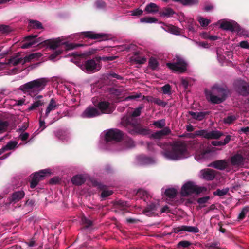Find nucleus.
<instances>
[{"instance_id":"obj_1","label":"nucleus","mask_w":249,"mask_h":249,"mask_svg":"<svg viewBox=\"0 0 249 249\" xmlns=\"http://www.w3.org/2000/svg\"><path fill=\"white\" fill-rule=\"evenodd\" d=\"M162 155L166 158L178 160L187 157L188 152L186 143L183 141H176L171 145L170 149L162 152Z\"/></svg>"},{"instance_id":"obj_2","label":"nucleus","mask_w":249,"mask_h":249,"mask_svg":"<svg viewBox=\"0 0 249 249\" xmlns=\"http://www.w3.org/2000/svg\"><path fill=\"white\" fill-rule=\"evenodd\" d=\"M228 93L229 90L226 86L216 84L212 87L207 96H209V100L212 103L220 104L226 100Z\"/></svg>"},{"instance_id":"obj_3","label":"nucleus","mask_w":249,"mask_h":249,"mask_svg":"<svg viewBox=\"0 0 249 249\" xmlns=\"http://www.w3.org/2000/svg\"><path fill=\"white\" fill-rule=\"evenodd\" d=\"M48 80L42 78L29 82L20 87V89L25 93L35 95L44 89Z\"/></svg>"},{"instance_id":"obj_4","label":"nucleus","mask_w":249,"mask_h":249,"mask_svg":"<svg viewBox=\"0 0 249 249\" xmlns=\"http://www.w3.org/2000/svg\"><path fill=\"white\" fill-rule=\"evenodd\" d=\"M131 117H124L121 121L123 125L126 127L128 132L132 135H146L149 134L150 129L143 127L141 124L131 123Z\"/></svg>"},{"instance_id":"obj_5","label":"nucleus","mask_w":249,"mask_h":249,"mask_svg":"<svg viewBox=\"0 0 249 249\" xmlns=\"http://www.w3.org/2000/svg\"><path fill=\"white\" fill-rule=\"evenodd\" d=\"M173 61L166 64L167 67L170 70L179 73H183L187 71L188 64L184 58L176 56Z\"/></svg>"},{"instance_id":"obj_6","label":"nucleus","mask_w":249,"mask_h":249,"mask_svg":"<svg viewBox=\"0 0 249 249\" xmlns=\"http://www.w3.org/2000/svg\"><path fill=\"white\" fill-rule=\"evenodd\" d=\"M101 57H95L93 59L86 60L82 64L78 66L83 71H86L88 72H94L98 71L101 69L100 61Z\"/></svg>"},{"instance_id":"obj_7","label":"nucleus","mask_w":249,"mask_h":249,"mask_svg":"<svg viewBox=\"0 0 249 249\" xmlns=\"http://www.w3.org/2000/svg\"><path fill=\"white\" fill-rule=\"evenodd\" d=\"M206 191V188L205 187H198L192 182H188L182 186L181 193L182 196H186L193 193L199 194Z\"/></svg>"},{"instance_id":"obj_8","label":"nucleus","mask_w":249,"mask_h":249,"mask_svg":"<svg viewBox=\"0 0 249 249\" xmlns=\"http://www.w3.org/2000/svg\"><path fill=\"white\" fill-rule=\"evenodd\" d=\"M124 136L123 132L118 129H110L108 130L105 136L107 142H118L122 140Z\"/></svg>"},{"instance_id":"obj_9","label":"nucleus","mask_w":249,"mask_h":249,"mask_svg":"<svg viewBox=\"0 0 249 249\" xmlns=\"http://www.w3.org/2000/svg\"><path fill=\"white\" fill-rule=\"evenodd\" d=\"M196 135L202 136L207 139H218L220 137L224 136L222 132L217 130L211 131H208L207 130H200L196 131Z\"/></svg>"},{"instance_id":"obj_10","label":"nucleus","mask_w":249,"mask_h":249,"mask_svg":"<svg viewBox=\"0 0 249 249\" xmlns=\"http://www.w3.org/2000/svg\"><path fill=\"white\" fill-rule=\"evenodd\" d=\"M236 91L240 95L246 97L249 96V83L245 81H238L235 84Z\"/></svg>"},{"instance_id":"obj_11","label":"nucleus","mask_w":249,"mask_h":249,"mask_svg":"<svg viewBox=\"0 0 249 249\" xmlns=\"http://www.w3.org/2000/svg\"><path fill=\"white\" fill-rule=\"evenodd\" d=\"M220 27L225 30L230 31L231 32H240L241 28L239 25L236 22L228 21L225 20H223L220 25Z\"/></svg>"},{"instance_id":"obj_12","label":"nucleus","mask_w":249,"mask_h":249,"mask_svg":"<svg viewBox=\"0 0 249 249\" xmlns=\"http://www.w3.org/2000/svg\"><path fill=\"white\" fill-rule=\"evenodd\" d=\"M47 174H49V172L47 169L42 170L38 172L35 173L30 182V187L32 189L35 188L38 183L43 180L44 177Z\"/></svg>"},{"instance_id":"obj_13","label":"nucleus","mask_w":249,"mask_h":249,"mask_svg":"<svg viewBox=\"0 0 249 249\" xmlns=\"http://www.w3.org/2000/svg\"><path fill=\"white\" fill-rule=\"evenodd\" d=\"M81 34L86 38L92 39H98L100 41L107 40L109 37L107 34L105 33H96L92 31L83 32Z\"/></svg>"},{"instance_id":"obj_14","label":"nucleus","mask_w":249,"mask_h":249,"mask_svg":"<svg viewBox=\"0 0 249 249\" xmlns=\"http://www.w3.org/2000/svg\"><path fill=\"white\" fill-rule=\"evenodd\" d=\"M25 196V193L23 191H18L14 192L12 193L11 196L8 198L7 202L5 203L6 206H9L11 204H15L21 199Z\"/></svg>"},{"instance_id":"obj_15","label":"nucleus","mask_w":249,"mask_h":249,"mask_svg":"<svg viewBox=\"0 0 249 249\" xmlns=\"http://www.w3.org/2000/svg\"><path fill=\"white\" fill-rule=\"evenodd\" d=\"M101 114L97 108L92 106H89L83 111L81 116L84 118H91L98 116Z\"/></svg>"},{"instance_id":"obj_16","label":"nucleus","mask_w":249,"mask_h":249,"mask_svg":"<svg viewBox=\"0 0 249 249\" xmlns=\"http://www.w3.org/2000/svg\"><path fill=\"white\" fill-rule=\"evenodd\" d=\"M201 178L207 181L213 180L215 177L216 172L210 168H206L200 171Z\"/></svg>"},{"instance_id":"obj_17","label":"nucleus","mask_w":249,"mask_h":249,"mask_svg":"<svg viewBox=\"0 0 249 249\" xmlns=\"http://www.w3.org/2000/svg\"><path fill=\"white\" fill-rule=\"evenodd\" d=\"M44 45L49 47L51 49L55 50L63 44L59 38L53 39H47L43 41Z\"/></svg>"},{"instance_id":"obj_18","label":"nucleus","mask_w":249,"mask_h":249,"mask_svg":"<svg viewBox=\"0 0 249 249\" xmlns=\"http://www.w3.org/2000/svg\"><path fill=\"white\" fill-rule=\"evenodd\" d=\"M228 165L225 160H220L212 162L209 164V167H212L215 169L223 170L227 168Z\"/></svg>"},{"instance_id":"obj_19","label":"nucleus","mask_w":249,"mask_h":249,"mask_svg":"<svg viewBox=\"0 0 249 249\" xmlns=\"http://www.w3.org/2000/svg\"><path fill=\"white\" fill-rule=\"evenodd\" d=\"M171 132L169 127H164L162 130L157 131L151 135V137L154 139H160L163 137L168 135Z\"/></svg>"},{"instance_id":"obj_20","label":"nucleus","mask_w":249,"mask_h":249,"mask_svg":"<svg viewBox=\"0 0 249 249\" xmlns=\"http://www.w3.org/2000/svg\"><path fill=\"white\" fill-rule=\"evenodd\" d=\"M37 35H31L25 37V40L23 42L21 48L22 49L29 48L32 46H35L33 40L32 39L37 37Z\"/></svg>"},{"instance_id":"obj_21","label":"nucleus","mask_w":249,"mask_h":249,"mask_svg":"<svg viewBox=\"0 0 249 249\" xmlns=\"http://www.w3.org/2000/svg\"><path fill=\"white\" fill-rule=\"evenodd\" d=\"M110 103L107 101H101L97 105L98 109L101 111L102 113H110L111 110L109 108Z\"/></svg>"},{"instance_id":"obj_22","label":"nucleus","mask_w":249,"mask_h":249,"mask_svg":"<svg viewBox=\"0 0 249 249\" xmlns=\"http://www.w3.org/2000/svg\"><path fill=\"white\" fill-rule=\"evenodd\" d=\"M114 206L116 208L121 211L123 214H124L125 212H127L126 211L127 208L130 206L126 201L121 200L116 201Z\"/></svg>"},{"instance_id":"obj_23","label":"nucleus","mask_w":249,"mask_h":249,"mask_svg":"<svg viewBox=\"0 0 249 249\" xmlns=\"http://www.w3.org/2000/svg\"><path fill=\"white\" fill-rule=\"evenodd\" d=\"M244 158L240 154H236L231 158V162L233 166H239L243 163Z\"/></svg>"},{"instance_id":"obj_24","label":"nucleus","mask_w":249,"mask_h":249,"mask_svg":"<svg viewBox=\"0 0 249 249\" xmlns=\"http://www.w3.org/2000/svg\"><path fill=\"white\" fill-rule=\"evenodd\" d=\"M188 113L190 115L192 118L194 119L201 121L202 120L206 115H208L210 114V112L206 111V112H195L193 111H189Z\"/></svg>"},{"instance_id":"obj_25","label":"nucleus","mask_w":249,"mask_h":249,"mask_svg":"<svg viewBox=\"0 0 249 249\" xmlns=\"http://www.w3.org/2000/svg\"><path fill=\"white\" fill-rule=\"evenodd\" d=\"M144 11L147 14H154L159 12V7L156 4L151 2L145 6Z\"/></svg>"},{"instance_id":"obj_26","label":"nucleus","mask_w":249,"mask_h":249,"mask_svg":"<svg viewBox=\"0 0 249 249\" xmlns=\"http://www.w3.org/2000/svg\"><path fill=\"white\" fill-rule=\"evenodd\" d=\"M175 14L173 9L170 7H164L159 12V16L161 17H170Z\"/></svg>"},{"instance_id":"obj_27","label":"nucleus","mask_w":249,"mask_h":249,"mask_svg":"<svg viewBox=\"0 0 249 249\" xmlns=\"http://www.w3.org/2000/svg\"><path fill=\"white\" fill-rule=\"evenodd\" d=\"M231 136L227 135L226 136L223 141H213L212 144L215 146H224L228 144L231 140Z\"/></svg>"},{"instance_id":"obj_28","label":"nucleus","mask_w":249,"mask_h":249,"mask_svg":"<svg viewBox=\"0 0 249 249\" xmlns=\"http://www.w3.org/2000/svg\"><path fill=\"white\" fill-rule=\"evenodd\" d=\"M23 60V58H16V57H11L9 59H8L6 62H5L6 63V67L7 66H16L18 64L22 63Z\"/></svg>"},{"instance_id":"obj_29","label":"nucleus","mask_w":249,"mask_h":249,"mask_svg":"<svg viewBox=\"0 0 249 249\" xmlns=\"http://www.w3.org/2000/svg\"><path fill=\"white\" fill-rule=\"evenodd\" d=\"M71 182L75 185H81L85 181V179L81 175L73 176L71 179Z\"/></svg>"},{"instance_id":"obj_30","label":"nucleus","mask_w":249,"mask_h":249,"mask_svg":"<svg viewBox=\"0 0 249 249\" xmlns=\"http://www.w3.org/2000/svg\"><path fill=\"white\" fill-rule=\"evenodd\" d=\"M28 26L31 28L34 29H43V26L42 23L36 20L30 19L29 20V25Z\"/></svg>"},{"instance_id":"obj_31","label":"nucleus","mask_w":249,"mask_h":249,"mask_svg":"<svg viewBox=\"0 0 249 249\" xmlns=\"http://www.w3.org/2000/svg\"><path fill=\"white\" fill-rule=\"evenodd\" d=\"M138 160L140 163L143 165L150 164L154 162L152 158L144 155H140L138 157Z\"/></svg>"},{"instance_id":"obj_32","label":"nucleus","mask_w":249,"mask_h":249,"mask_svg":"<svg viewBox=\"0 0 249 249\" xmlns=\"http://www.w3.org/2000/svg\"><path fill=\"white\" fill-rule=\"evenodd\" d=\"M56 106L57 105L55 100L53 98H52L46 108L45 117H47L52 110L55 109Z\"/></svg>"},{"instance_id":"obj_33","label":"nucleus","mask_w":249,"mask_h":249,"mask_svg":"<svg viewBox=\"0 0 249 249\" xmlns=\"http://www.w3.org/2000/svg\"><path fill=\"white\" fill-rule=\"evenodd\" d=\"M157 210L156 204L154 203H151L148 204L146 207L143 210L142 213L148 215L147 213H150Z\"/></svg>"},{"instance_id":"obj_34","label":"nucleus","mask_w":249,"mask_h":249,"mask_svg":"<svg viewBox=\"0 0 249 249\" xmlns=\"http://www.w3.org/2000/svg\"><path fill=\"white\" fill-rule=\"evenodd\" d=\"M55 136L61 140H66L68 136L66 131L64 130H58L55 133Z\"/></svg>"},{"instance_id":"obj_35","label":"nucleus","mask_w":249,"mask_h":249,"mask_svg":"<svg viewBox=\"0 0 249 249\" xmlns=\"http://www.w3.org/2000/svg\"><path fill=\"white\" fill-rule=\"evenodd\" d=\"M159 65L156 58L151 57L149 58L148 61V66L149 68L152 70H156Z\"/></svg>"},{"instance_id":"obj_36","label":"nucleus","mask_w":249,"mask_h":249,"mask_svg":"<svg viewBox=\"0 0 249 249\" xmlns=\"http://www.w3.org/2000/svg\"><path fill=\"white\" fill-rule=\"evenodd\" d=\"M165 195L170 198H175L177 194V191L175 188H169L165 191Z\"/></svg>"},{"instance_id":"obj_37","label":"nucleus","mask_w":249,"mask_h":249,"mask_svg":"<svg viewBox=\"0 0 249 249\" xmlns=\"http://www.w3.org/2000/svg\"><path fill=\"white\" fill-rule=\"evenodd\" d=\"M105 187V186L102 184H100L99 186V188L103 190L101 194V196L102 198L108 197L113 194V192L112 191L106 190Z\"/></svg>"},{"instance_id":"obj_38","label":"nucleus","mask_w":249,"mask_h":249,"mask_svg":"<svg viewBox=\"0 0 249 249\" xmlns=\"http://www.w3.org/2000/svg\"><path fill=\"white\" fill-rule=\"evenodd\" d=\"M249 212V206H246L244 207L241 213L239 214L238 216L237 217L238 221L242 220L245 218L246 217V214H247L248 212Z\"/></svg>"},{"instance_id":"obj_39","label":"nucleus","mask_w":249,"mask_h":249,"mask_svg":"<svg viewBox=\"0 0 249 249\" xmlns=\"http://www.w3.org/2000/svg\"><path fill=\"white\" fill-rule=\"evenodd\" d=\"M184 231L192 233H198L199 230L197 227L183 225Z\"/></svg>"},{"instance_id":"obj_40","label":"nucleus","mask_w":249,"mask_h":249,"mask_svg":"<svg viewBox=\"0 0 249 249\" xmlns=\"http://www.w3.org/2000/svg\"><path fill=\"white\" fill-rule=\"evenodd\" d=\"M229 191V188H226L223 189L222 190H220L219 189H217L215 191L213 192V195L214 196H223L224 195H226Z\"/></svg>"},{"instance_id":"obj_41","label":"nucleus","mask_w":249,"mask_h":249,"mask_svg":"<svg viewBox=\"0 0 249 249\" xmlns=\"http://www.w3.org/2000/svg\"><path fill=\"white\" fill-rule=\"evenodd\" d=\"M9 123L7 121H3L0 119V134L3 133L7 130Z\"/></svg>"},{"instance_id":"obj_42","label":"nucleus","mask_w":249,"mask_h":249,"mask_svg":"<svg viewBox=\"0 0 249 249\" xmlns=\"http://www.w3.org/2000/svg\"><path fill=\"white\" fill-rule=\"evenodd\" d=\"M168 30L171 33L176 35H179L180 34V29L172 25L168 26Z\"/></svg>"},{"instance_id":"obj_43","label":"nucleus","mask_w":249,"mask_h":249,"mask_svg":"<svg viewBox=\"0 0 249 249\" xmlns=\"http://www.w3.org/2000/svg\"><path fill=\"white\" fill-rule=\"evenodd\" d=\"M43 103L44 102L41 100H37L31 104V105L28 108V110L29 111L35 110L37 107L42 106L43 104Z\"/></svg>"},{"instance_id":"obj_44","label":"nucleus","mask_w":249,"mask_h":249,"mask_svg":"<svg viewBox=\"0 0 249 249\" xmlns=\"http://www.w3.org/2000/svg\"><path fill=\"white\" fill-rule=\"evenodd\" d=\"M81 221L86 228H88L91 226L93 224V222L92 220L87 218L84 216L82 217Z\"/></svg>"},{"instance_id":"obj_45","label":"nucleus","mask_w":249,"mask_h":249,"mask_svg":"<svg viewBox=\"0 0 249 249\" xmlns=\"http://www.w3.org/2000/svg\"><path fill=\"white\" fill-rule=\"evenodd\" d=\"M94 5L97 9H104L106 7L107 4L102 0H96L94 3Z\"/></svg>"},{"instance_id":"obj_46","label":"nucleus","mask_w":249,"mask_h":249,"mask_svg":"<svg viewBox=\"0 0 249 249\" xmlns=\"http://www.w3.org/2000/svg\"><path fill=\"white\" fill-rule=\"evenodd\" d=\"M140 21L141 22L152 23L157 22L158 21V19L154 17H144L141 18Z\"/></svg>"},{"instance_id":"obj_47","label":"nucleus","mask_w":249,"mask_h":249,"mask_svg":"<svg viewBox=\"0 0 249 249\" xmlns=\"http://www.w3.org/2000/svg\"><path fill=\"white\" fill-rule=\"evenodd\" d=\"M237 119L235 115H228L224 119V122L229 124H232Z\"/></svg>"},{"instance_id":"obj_48","label":"nucleus","mask_w":249,"mask_h":249,"mask_svg":"<svg viewBox=\"0 0 249 249\" xmlns=\"http://www.w3.org/2000/svg\"><path fill=\"white\" fill-rule=\"evenodd\" d=\"M198 21L202 27L207 26L211 22L210 20L205 18L202 17H199L198 18Z\"/></svg>"},{"instance_id":"obj_49","label":"nucleus","mask_w":249,"mask_h":249,"mask_svg":"<svg viewBox=\"0 0 249 249\" xmlns=\"http://www.w3.org/2000/svg\"><path fill=\"white\" fill-rule=\"evenodd\" d=\"M63 46H65V49L66 50H70L73 49L77 47L81 46V44H75V43H68L67 42H63Z\"/></svg>"},{"instance_id":"obj_50","label":"nucleus","mask_w":249,"mask_h":249,"mask_svg":"<svg viewBox=\"0 0 249 249\" xmlns=\"http://www.w3.org/2000/svg\"><path fill=\"white\" fill-rule=\"evenodd\" d=\"M153 124L158 128H163L165 125V121L164 119H161L154 121Z\"/></svg>"},{"instance_id":"obj_51","label":"nucleus","mask_w":249,"mask_h":249,"mask_svg":"<svg viewBox=\"0 0 249 249\" xmlns=\"http://www.w3.org/2000/svg\"><path fill=\"white\" fill-rule=\"evenodd\" d=\"M143 107L144 106L142 105L135 108L131 114V117H136L139 116L141 115L142 110Z\"/></svg>"},{"instance_id":"obj_52","label":"nucleus","mask_w":249,"mask_h":249,"mask_svg":"<svg viewBox=\"0 0 249 249\" xmlns=\"http://www.w3.org/2000/svg\"><path fill=\"white\" fill-rule=\"evenodd\" d=\"M108 91L110 94L119 96L121 95V92L120 90L114 88H110L108 89Z\"/></svg>"},{"instance_id":"obj_53","label":"nucleus","mask_w":249,"mask_h":249,"mask_svg":"<svg viewBox=\"0 0 249 249\" xmlns=\"http://www.w3.org/2000/svg\"><path fill=\"white\" fill-rule=\"evenodd\" d=\"M161 90L164 94H170L171 93V86L169 84H166L161 88Z\"/></svg>"},{"instance_id":"obj_54","label":"nucleus","mask_w":249,"mask_h":249,"mask_svg":"<svg viewBox=\"0 0 249 249\" xmlns=\"http://www.w3.org/2000/svg\"><path fill=\"white\" fill-rule=\"evenodd\" d=\"M198 0H183L182 4L185 6L193 5L198 3Z\"/></svg>"},{"instance_id":"obj_55","label":"nucleus","mask_w":249,"mask_h":249,"mask_svg":"<svg viewBox=\"0 0 249 249\" xmlns=\"http://www.w3.org/2000/svg\"><path fill=\"white\" fill-rule=\"evenodd\" d=\"M191 245V243L190 242L186 240H182L178 243V244H177V248H187L190 246Z\"/></svg>"},{"instance_id":"obj_56","label":"nucleus","mask_w":249,"mask_h":249,"mask_svg":"<svg viewBox=\"0 0 249 249\" xmlns=\"http://www.w3.org/2000/svg\"><path fill=\"white\" fill-rule=\"evenodd\" d=\"M17 142L16 141H10L9 142L6 146H5V148L6 149L8 150H12L17 145Z\"/></svg>"},{"instance_id":"obj_57","label":"nucleus","mask_w":249,"mask_h":249,"mask_svg":"<svg viewBox=\"0 0 249 249\" xmlns=\"http://www.w3.org/2000/svg\"><path fill=\"white\" fill-rule=\"evenodd\" d=\"M154 103L160 106H161L163 107H165V106L167 105V103L165 102H164L163 101L160 100L159 98H155L154 99Z\"/></svg>"},{"instance_id":"obj_58","label":"nucleus","mask_w":249,"mask_h":249,"mask_svg":"<svg viewBox=\"0 0 249 249\" xmlns=\"http://www.w3.org/2000/svg\"><path fill=\"white\" fill-rule=\"evenodd\" d=\"M210 199V197L209 196H206L204 197L199 198L197 199V201L198 203H199L200 205H203L207 203Z\"/></svg>"},{"instance_id":"obj_59","label":"nucleus","mask_w":249,"mask_h":249,"mask_svg":"<svg viewBox=\"0 0 249 249\" xmlns=\"http://www.w3.org/2000/svg\"><path fill=\"white\" fill-rule=\"evenodd\" d=\"M0 31L3 33H8L11 31L10 28L8 25H0Z\"/></svg>"},{"instance_id":"obj_60","label":"nucleus","mask_w":249,"mask_h":249,"mask_svg":"<svg viewBox=\"0 0 249 249\" xmlns=\"http://www.w3.org/2000/svg\"><path fill=\"white\" fill-rule=\"evenodd\" d=\"M125 142L126 146L129 148H132L135 146V142L131 139H127Z\"/></svg>"},{"instance_id":"obj_61","label":"nucleus","mask_w":249,"mask_h":249,"mask_svg":"<svg viewBox=\"0 0 249 249\" xmlns=\"http://www.w3.org/2000/svg\"><path fill=\"white\" fill-rule=\"evenodd\" d=\"M143 11L140 9H136L132 11L131 15L134 16H139L142 14Z\"/></svg>"},{"instance_id":"obj_62","label":"nucleus","mask_w":249,"mask_h":249,"mask_svg":"<svg viewBox=\"0 0 249 249\" xmlns=\"http://www.w3.org/2000/svg\"><path fill=\"white\" fill-rule=\"evenodd\" d=\"M108 77H112V78H116V79H118V80H122V79H123V77H122L121 76L116 74V73H115V72H114L113 71L110 72L108 74Z\"/></svg>"},{"instance_id":"obj_63","label":"nucleus","mask_w":249,"mask_h":249,"mask_svg":"<svg viewBox=\"0 0 249 249\" xmlns=\"http://www.w3.org/2000/svg\"><path fill=\"white\" fill-rule=\"evenodd\" d=\"M209 248L211 249H220L219 243L218 242H213L210 244Z\"/></svg>"},{"instance_id":"obj_64","label":"nucleus","mask_w":249,"mask_h":249,"mask_svg":"<svg viewBox=\"0 0 249 249\" xmlns=\"http://www.w3.org/2000/svg\"><path fill=\"white\" fill-rule=\"evenodd\" d=\"M29 136V134L27 132L25 133H22L19 135V138L22 141H26Z\"/></svg>"}]
</instances>
